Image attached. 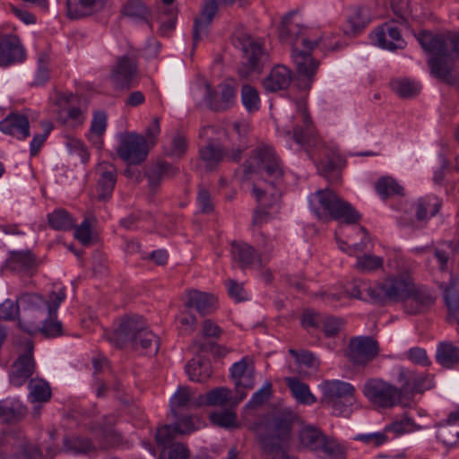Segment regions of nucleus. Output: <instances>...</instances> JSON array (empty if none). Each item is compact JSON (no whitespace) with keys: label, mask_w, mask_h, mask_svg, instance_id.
Segmentation results:
<instances>
[{"label":"nucleus","mask_w":459,"mask_h":459,"mask_svg":"<svg viewBox=\"0 0 459 459\" xmlns=\"http://www.w3.org/2000/svg\"><path fill=\"white\" fill-rule=\"evenodd\" d=\"M300 419L290 410H281L268 414L257 425V438L263 452L271 459H276L287 449L291 438L295 424Z\"/></svg>","instance_id":"obj_1"},{"label":"nucleus","mask_w":459,"mask_h":459,"mask_svg":"<svg viewBox=\"0 0 459 459\" xmlns=\"http://www.w3.org/2000/svg\"><path fill=\"white\" fill-rule=\"evenodd\" d=\"M109 340L118 348L130 344L134 350H145L151 354H156L160 345L159 337L146 327L142 316L122 319Z\"/></svg>","instance_id":"obj_2"},{"label":"nucleus","mask_w":459,"mask_h":459,"mask_svg":"<svg viewBox=\"0 0 459 459\" xmlns=\"http://www.w3.org/2000/svg\"><path fill=\"white\" fill-rule=\"evenodd\" d=\"M17 303L21 305L19 327L30 335L38 333L41 323L50 316L46 299L37 293L26 292L17 297Z\"/></svg>","instance_id":"obj_3"},{"label":"nucleus","mask_w":459,"mask_h":459,"mask_svg":"<svg viewBox=\"0 0 459 459\" xmlns=\"http://www.w3.org/2000/svg\"><path fill=\"white\" fill-rule=\"evenodd\" d=\"M234 45L242 51V65L238 68L241 78L260 73L268 56L261 44L247 33L240 32L234 38Z\"/></svg>","instance_id":"obj_4"},{"label":"nucleus","mask_w":459,"mask_h":459,"mask_svg":"<svg viewBox=\"0 0 459 459\" xmlns=\"http://www.w3.org/2000/svg\"><path fill=\"white\" fill-rule=\"evenodd\" d=\"M315 196L323 211L333 220L346 224H354L361 218L359 212L329 188L316 191Z\"/></svg>","instance_id":"obj_5"},{"label":"nucleus","mask_w":459,"mask_h":459,"mask_svg":"<svg viewBox=\"0 0 459 459\" xmlns=\"http://www.w3.org/2000/svg\"><path fill=\"white\" fill-rule=\"evenodd\" d=\"M243 168L246 175L264 172L269 180H278L283 174L280 160L273 150L265 145L258 146L252 151L251 156L244 162Z\"/></svg>","instance_id":"obj_6"},{"label":"nucleus","mask_w":459,"mask_h":459,"mask_svg":"<svg viewBox=\"0 0 459 459\" xmlns=\"http://www.w3.org/2000/svg\"><path fill=\"white\" fill-rule=\"evenodd\" d=\"M364 395L375 406L389 409L397 404L406 406L409 402H403V394L402 388H397L387 382L381 379H369L363 387Z\"/></svg>","instance_id":"obj_7"},{"label":"nucleus","mask_w":459,"mask_h":459,"mask_svg":"<svg viewBox=\"0 0 459 459\" xmlns=\"http://www.w3.org/2000/svg\"><path fill=\"white\" fill-rule=\"evenodd\" d=\"M417 39L422 48L429 53L459 58L458 32L449 31L446 34L434 35L422 30Z\"/></svg>","instance_id":"obj_8"},{"label":"nucleus","mask_w":459,"mask_h":459,"mask_svg":"<svg viewBox=\"0 0 459 459\" xmlns=\"http://www.w3.org/2000/svg\"><path fill=\"white\" fill-rule=\"evenodd\" d=\"M379 354L377 342L370 336L352 337L344 351V356L355 367H366Z\"/></svg>","instance_id":"obj_9"},{"label":"nucleus","mask_w":459,"mask_h":459,"mask_svg":"<svg viewBox=\"0 0 459 459\" xmlns=\"http://www.w3.org/2000/svg\"><path fill=\"white\" fill-rule=\"evenodd\" d=\"M230 373L237 393L234 403L238 404L247 397V391L255 386V368L252 359L249 357L242 358L231 366Z\"/></svg>","instance_id":"obj_10"},{"label":"nucleus","mask_w":459,"mask_h":459,"mask_svg":"<svg viewBox=\"0 0 459 459\" xmlns=\"http://www.w3.org/2000/svg\"><path fill=\"white\" fill-rule=\"evenodd\" d=\"M117 152L128 165H139L146 160L149 152L147 140L143 135L128 134L121 137Z\"/></svg>","instance_id":"obj_11"},{"label":"nucleus","mask_w":459,"mask_h":459,"mask_svg":"<svg viewBox=\"0 0 459 459\" xmlns=\"http://www.w3.org/2000/svg\"><path fill=\"white\" fill-rule=\"evenodd\" d=\"M413 285L409 276L388 277L378 284L379 303L403 302Z\"/></svg>","instance_id":"obj_12"},{"label":"nucleus","mask_w":459,"mask_h":459,"mask_svg":"<svg viewBox=\"0 0 459 459\" xmlns=\"http://www.w3.org/2000/svg\"><path fill=\"white\" fill-rule=\"evenodd\" d=\"M435 297L428 289L413 285L403 302V307L408 315L423 314L435 303Z\"/></svg>","instance_id":"obj_13"},{"label":"nucleus","mask_w":459,"mask_h":459,"mask_svg":"<svg viewBox=\"0 0 459 459\" xmlns=\"http://www.w3.org/2000/svg\"><path fill=\"white\" fill-rule=\"evenodd\" d=\"M301 45L305 49L301 50L299 48H294L292 50V58L296 64L298 73L308 79H311L319 65V62L314 59L311 56V50L317 46V43L316 41H310L306 38H302Z\"/></svg>","instance_id":"obj_14"},{"label":"nucleus","mask_w":459,"mask_h":459,"mask_svg":"<svg viewBox=\"0 0 459 459\" xmlns=\"http://www.w3.org/2000/svg\"><path fill=\"white\" fill-rule=\"evenodd\" d=\"M138 73L136 61L127 56L117 58L111 71V80L117 89H130Z\"/></svg>","instance_id":"obj_15"},{"label":"nucleus","mask_w":459,"mask_h":459,"mask_svg":"<svg viewBox=\"0 0 459 459\" xmlns=\"http://www.w3.org/2000/svg\"><path fill=\"white\" fill-rule=\"evenodd\" d=\"M26 51L20 39L13 34L0 37V65L8 66L25 59Z\"/></svg>","instance_id":"obj_16"},{"label":"nucleus","mask_w":459,"mask_h":459,"mask_svg":"<svg viewBox=\"0 0 459 459\" xmlns=\"http://www.w3.org/2000/svg\"><path fill=\"white\" fill-rule=\"evenodd\" d=\"M36 368L32 354V346L21 354L12 365L9 374L10 383L18 387L22 385L34 373Z\"/></svg>","instance_id":"obj_17"},{"label":"nucleus","mask_w":459,"mask_h":459,"mask_svg":"<svg viewBox=\"0 0 459 459\" xmlns=\"http://www.w3.org/2000/svg\"><path fill=\"white\" fill-rule=\"evenodd\" d=\"M96 174L99 176L97 198L99 201L106 202L112 195L117 183V169L109 162H100L96 167Z\"/></svg>","instance_id":"obj_18"},{"label":"nucleus","mask_w":459,"mask_h":459,"mask_svg":"<svg viewBox=\"0 0 459 459\" xmlns=\"http://www.w3.org/2000/svg\"><path fill=\"white\" fill-rule=\"evenodd\" d=\"M285 134L300 145L312 160H315L318 153L324 151V147H326L315 130L303 132V129L297 126L293 133L286 131Z\"/></svg>","instance_id":"obj_19"},{"label":"nucleus","mask_w":459,"mask_h":459,"mask_svg":"<svg viewBox=\"0 0 459 459\" xmlns=\"http://www.w3.org/2000/svg\"><path fill=\"white\" fill-rule=\"evenodd\" d=\"M316 165L320 175L330 181L339 179L340 155L333 149L324 147V151L316 157Z\"/></svg>","instance_id":"obj_20"},{"label":"nucleus","mask_w":459,"mask_h":459,"mask_svg":"<svg viewBox=\"0 0 459 459\" xmlns=\"http://www.w3.org/2000/svg\"><path fill=\"white\" fill-rule=\"evenodd\" d=\"M235 89L228 83L221 85L220 98L211 85L205 83L204 100L209 108L214 111H224L230 108L235 101Z\"/></svg>","instance_id":"obj_21"},{"label":"nucleus","mask_w":459,"mask_h":459,"mask_svg":"<svg viewBox=\"0 0 459 459\" xmlns=\"http://www.w3.org/2000/svg\"><path fill=\"white\" fill-rule=\"evenodd\" d=\"M113 422L110 420L108 425L100 423L94 424L91 427V432L94 436L98 451H104L116 447L122 443L121 435L111 428Z\"/></svg>","instance_id":"obj_22"},{"label":"nucleus","mask_w":459,"mask_h":459,"mask_svg":"<svg viewBox=\"0 0 459 459\" xmlns=\"http://www.w3.org/2000/svg\"><path fill=\"white\" fill-rule=\"evenodd\" d=\"M106 0H66V14L71 20H78L101 11Z\"/></svg>","instance_id":"obj_23"},{"label":"nucleus","mask_w":459,"mask_h":459,"mask_svg":"<svg viewBox=\"0 0 459 459\" xmlns=\"http://www.w3.org/2000/svg\"><path fill=\"white\" fill-rule=\"evenodd\" d=\"M276 180H264L253 184V194L261 209L276 204L281 198V191L275 186Z\"/></svg>","instance_id":"obj_24"},{"label":"nucleus","mask_w":459,"mask_h":459,"mask_svg":"<svg viewBox=\"0 0 459 459\" xmlns=\"http://www.w3.org/2000/svg\"><path fill=\"white\" fill-rule=\"evenodd\" d=\"M323 390L322 403L328 404L344 399L346 402L351 394H354V387L346 382L340 380L325 381L321 385Z\"/></svg>","instance_id":"obj_25"},{"label":"nucleus","mask_w":459,"mask_h":459,"mask_svg":"<svg viewBox=\"0 0 459 459\" xmlns=\"http://www.w3.org/2000/svg\"><path fill=\"white\" fill-rule=\"evenodd\" d=\"M0 130L6 134L23 140L30 135V122L24 115L11 113L0 122Z\"/></svg>","instance_id":"obj_26"},{"label":"nucleus","mask_w":459,"mask_h":459,"mask_svg":"<svg viewBox=\"0 0 459 459\" xmlns=\"http://www.w3.org/2000/svg\"><path fill=\"white\" fill-rule=\"evenodd\" d=\"M231 255L233 260L241 268H251L256 264H261L260 255L246 242L233 241L231 243Z\"/></svg>","instance_id":"obj_27"},{"label":"nucleus","mask_w":459,"mask_h":459,"mask_svg":"<svg viewBox=\"0 0 459 459\" xmlns=\"http://www.w3.org/2000/svg\"><path fill=\"white\" fill-rule=\"evenodd\" d=\"M186 307H195L201 316L212 313L215 309L217 299L214 295L202 292L197 290H190L186 292Z\"/></svg>","instance_id":"obj_28"},{"label":"nucleus","mask_w":459,"mask_h":459,"mask_svg":"<svg viewBox=\"0 0 459 459\" xmlns=\"http://www.w3.org/2000/svg\"><path fill=\"white\" fill-rule=\"evenodd\" d=\"M217 11V0H209L204 4L200 15L195 19L193 32L194 48L201 39V33H206L207 28L212 22V19L215 16Z\"/></svg>","instance_id":"obj_29"},{"label":"nucleus","mask_w":459,"mask_h":459,"mask_svg":"<svg viewBox=\"0 0 459 459\" xmlns=\"http://www.w3.org/2000/svg\"><path fill=\"white\" fill-rule=\"evenodd\" d=\"M293 13L286 14L279 28V39L282 43H288L294 48H299V39L302 35L303 27L299 22L293 21Z\"/></svg>","instance_id":"obj_30"},{"label":"nucleus","mask_w":459,"mask_h":459,"mask_svg":"<svg viewBox=\"0 0 459 459\" xmlns=\"http://www.w3.org/2000/svg\"><path fill=\"white\" fill-rule=\"evenodd\" d=\"M291 82V72L284 65H275L264 79L263 85L267 91L275 92L286 89Z\"/></svg>","instance_id":"obj_31"},{"label":"nucleus","mask_w":459,"mask_h":459,"mask_svg":"<svg viewBox=\"0 0 459 459\" xmlns=\"http://www.w3.org/2000/svg\"><path fill=\"white\" fill-rule=\"evenodd\" d=\"M63 450L75 455H89L98 452L96 442L82 436H65L63 438Z\"/></svg>","instance_id":"obj_32"},{"label":"nucleus","mask_w":459,"mask_h":459,"mask_svg":"<svg viewBox=\"0 0 459 459\" xmlns=\"http://www.w3.org/2000/svg\"><path fill=\"white\" fill-rule=\"evenodd\" d=\"M236 396L231 395V390L227 387H216L209 391L205 396L200 395L196 406H236L234 403Z\"/></svg>","instance_id":"obj_33"},{"label":"nucleus","mask_w":459,"mask_h":459,"mask_svg":"<svg viewBox=\"0 0 459 459\" xmlns=\"http://www.w3.org/2000/svg\"><path fill=\"white\" fill-rule=\"evenodd\" d=\"M346 292L358 299L379 303L378 285L372 286L364 280H354L346 287Z\"/></svg>","instance_id":"obj_34"},{"label":"nucleus","mask_w":459,"mask_h":459,"mask_svg":"<svg viewBox=\"0 0 459 459\" xmlns=\"http://www.w3.org/2000/svg\"><path fill=\"white\" fill-rule=\"evenodd\" d=\"M377 44L384 48L394 50L402 48L403 41L398 28L385 23L376 32Z\"/></svg>","instance_id":"obj_35"},{"label":"nucleus","mask_w":459,"mask_h":459,"mask_svg":"<svg viewBox=\"0 0 459 459\" xmlns=\"http://www.w3.org/2000/svg\"><path fill=\"white\" fill-rule=\"evenodd\" d=\"M300 429L299 430V444L311 451H316L319 447L320 442H322L325 434L322 430L315 425L304 424L300 420Z\"/></svg>","instance_id":"obj_36"},{"label":"nucleus","mask_w":459,"mask_h":459,"mask_svg":"<svg viewBox=\"0 0 459 459\" xmlns=\"http://www.w3.org/2000/svg\"><path fill=\"white\" fill-rule=\"evenodd\" d=\"M400 380L403 382L401 388L403 394L422 393L429 388V378L422 375H418L412 371L400 372Z\"/></svg>","instance_id":"obj_37"},{"label":"nucleus","mask_w":459,"mask_h":459,"mask_svg":"<svg viewBox=\"0 0 459 459\" xmlns=\"http://www.w3.org/2000/svg\"><path fill=\"white\" fill-rule=\"evenodd\" d=\"M197 402L198 399L194 400V394L189 387L185 385L179 386L170 399V411L174 418H178L179 410L188 409L192 406L197 407Z\"/></svg>","instance_id":"obj_38"},{"label":"nucleus","mask_w":459,"mask_h":459,"mask_svg":"<svg viewBox=\"0 0 459 459\" xmlns=\"http://www.w3.org/2000/svg\"><path fill=\"white\" fill-rule=\"evenodd\" d=\"M178 173V169L173 167L168 162H158L146 172L149 186L154 190L160 186L162 178H172Z\"/></svg>","instance_id":"obj_39"},{"label":"nucleus","mask_w":459,"mask_h":459,"mask_svg":"<svg viewBox=\"0 0 459 459\" xmlns=\"http://www.w3.org/2000/svg\"><path fill=\"white\" fill-rule=\"evenodd\" d=\"M429 65L431 74H434V76L447 83L452 82V57L434 55V56L429 60Z\"/></svg>","instance_id":"obj_40"},{"label":"nucleus","mask_w":459,"mask_h":459,"mask_svg":"<svg viewBox=\"0 0 459 459\" xmlns=\"http://www.w3.org/2000/svg\"><path fill=\"white\" fill-rule=\"evenodd\" d=\"M436 358L444 368H455L459 364V348L448 342H441L437 347Z\"/></svg>","instance_id":"obj_41"},{"label":"nucleus","mask_w":459,"mask_h":459,"mask_svg":"<svg viewBox=\"0 0 459 459\" xmlns=\"http://www.w3.org/2000/svg\"><path fill=\"white\" fill-rule=\"evenodd\" d=\"M287 386L290 388L293 397L300 403L312 404L316 399L309 390V386L301 382L298 377H285Z\"/></svg>","instance_id":"obj_42"},{"label":"nucleus","mask_w":459,"mask_h":459,"mask_svg":"<svg viewBox=\"0 0 459 459\" xmlns=\"http://www.w3.org/2000/svg\"><path fill=\"white\" fill-rule=\"evenodd\" d=\"M186 373L192 381L203 383L212 375L211 363L204 359H193L186 365Z\"/></svg>","instance_id":"obj_43"},{"label":"nucleus","mask_w":459,"mask_h":459,"mask_svg":"<svg viewBox=\"0 0 459 459\" xmlns=\"http://www.w3.org/2000/svg\"><path fill=\"white\" fill-rule=\"evenodd\" d=\"M48 225L56 230L69 231L75 227L76 220L64 209H56L48 215Z\"/></svg>","instance_id":"obj_44"},{"label":"nucleus","mask_w":459,"mask_h":459,"mask_svg":"<svg viewBox=\"0 0 459 459\" xmlns=\"http://www.w3.org/2000/svg\"><path fill=\"white\" fill-rule=\"evenodd\" d=\"M7 265L13 271H29L35 266V257L30 251H13Z\"/></svg>","instance_id":"obj_45"},{"label":"nucleus","mask_w":459,"mask_h":459,"mask_svg":"<svg viewBox=\"0 0 459 459\" xmlns=\"http://www.w3.org/2000/svg\"><path fill=\"white\" fill-rule=\"evenodd\" d=\"M24 411V407L18 402L0 401V421L17 422L23 417Z\"/></svg>","instance_id":"obj_46"},{"label":"nucleus","mask_w":459,"mask_h":459,"mask_svg":"<svg viewBox=\"0 0 459 459\" xmlns=\"http://www.w3.org/2000/svg\"><path fill=\"white\" fill-rule=\"evenodd\" d=\"M440 209V203L436 198H421L415 204L416 218L420 221L435 216Z\"/></svg>","instance_id":"obj_47"},{"label":"nucleus","mask_w":459,"mask_h":459,"mask_svg":"<svg viewBox=\"0 0 459 459\" xmlns=\"http://www.w3.org/2000/svg\"><path fill=\"white\" fill-rule=\"evenodd\" d=\"M209 420L214 426L224 429H234L238 426L237 413L232 408L212 411Z\"/></svg>","instance_id":"obj_48"},{"label":"nucleus","mask_w":459,"mask_h":459,"mask_svg":"<svg viewBox=\"0 0 459 459\" xmlns=\"http://www.w3.org/2000/svg\"><path fill=\"white\" fill-rule=\"evenodd\" d=\"M316 452L322 453L330 459H343L345 457L343 446L336 439L326 435L323 437Z\"/></svg>","instance_id":"obj_49"},{"label":"nucleus","mask_w":459,"mask_h":459,"mask_svg":"<svg viewBox=\"0 0 459 459\" xmlns=\"http://www.w3.org/2000/svg\"><path fill=\"white\" fill-rule=\"evenodd\" d=\"M30 398L32 402L45 403L51 398V389L48 382L41 378H32L29 383Z\"/></svg>","instance_id":"obj_50"},{"label":"nucleus","mask_w":459,"mask_h":459,"mask_svg":"<svg viewBox=\"0 0 459 459\" xmlns=\"http://www.w3.org/2000/svg\"><path fill=\"white\" fill-rule=\"evenodd\" d=\"M199 155L206 169L212 170L223 159L225 152L220 146L209 143L200 149Z\"/></svg>","instance_id":"obj_51"},{"label":"nucleus","mask_w":459,"mask_h":459,"mask_svg":"<svg viewBox=\"0 0 459 459\" xmlns=\"http://www.w3.org/2000/svg\"><path fill=\"white\" fill-rule=\"evenodd\" d=\"M369 22L368 12L361 7H358L355 13L349 17L344 32L349 35H355L361 31Z\"/></svg>","instance_id":"obj_52"},{"label":"nucleus","mask_w":459,"mask_h":459,"mask_svg":"<svg viewBox=\"0 0 459 459\" xmlns=\"http://www.w3.org/2000/svg\"><path fill=\"white\" fill-rule=\"evenodd\" d=\"M107 127V115L103 111H96L93 115V118L91 125V136L90 140L102 146L103 143L101 140V136L104 134Z\"/></svg>","instance_id":"obj_53"},{"label":"nucleus","mask_w":459,"mask_h":459,"mask_svg":"<svg viewBox=\"0 0 459 459\" xmlns=\"http://www.w3.org/2000/svg\"><path fill=\"white\" fill-rule=\"evenodd\" d=\"M376 191L382 198H387L394 195H403V188L391 177L379 178L375 185Z\"/></svg>","instance_id":"obj_54"},{"label":"nucleus","mask_w":459,"mask_h":459,"mask_svg":"<svg viewBox=\"0 0 459 459\" xmlns=\"http://www.w3.org/2000/svg\"><path fill=\"white\" fill-rule=\"evenodd\" d=\"M445 301L448 309V319L459 324V293L453 283L445 290Z\"/></svg>","instance_id":"obj_55"},{"label":"nucleus","mask_w":459,"mask_h":459,"mask_svg":"<svg viewBox=\"0 0 459 459\" xmlns=\"http://www.w3.org/2000/svg\"><path fill=\"white\" fill-rule=\"evenodd\" d=\"M420 429L412 419L408 417L407 414L403 416V418L399 420H394L389 425H387L385 429V432H393L395 437L415 431Z\"/></svg>","instance_id":"obj_56"},{"label":"nucleus","mask_w":459,"mask_h":459,"mask_svg":"<svg viewBox=\"0 0 459 459\" xmlns=\"http://www.w3.org/2000/svg\"><path fill=\"white\" fill-rule=\"evenodd\" d=\"M437 437L447 446H455L459 443V427L447 421L437 430Z\"/></svg>","instance_id":"obj_57"},{"label":"nucleus","mask_w":459,"mask_h":459,"mask_svg":"<svg viewBox=\"0 0 459 459\" xmlns=\"http://www.w3.org/2000/svg\"><path fill=\"white\" fill-rule=\"evenodd\" d=\"M241 100L248 112L257 111L260 108V97L257 90L248 84L241 89Z\"/></svg>","instance_id":"obj_58"},{"label":"nucleus","mask_w":459,"mask_h":459,"mask_svg":"<svg viewBox=\"0 0 459 459\" xmlns=\"http://www.w3.org/2000/svg\"><path fill=\"white\" fill-rule=\"evenodd\" d=\"M122 13L125 16L138 18L146 21L150 12L143 0H128L124 5Z\"/></svg>","instance_id":"obj_59"},{"label":"nucleus","mask_w":459,"mask_h":459,"mask_svg":"<svg viewBox=\"0 0 459 459\" xmlns=\"http://www.w3.org/2000/svg\"><path fill=\"white\" fill-rule=\"evenodd\" d=\"M160 459H189L190 451L187 446L180 442L172 443L165 446L160 454Z\"/></svg>","instance_id":"obj_60"},{"label":"nucleus","mask_w":459,"mask_h":459,"mask_svg":"<svg viewBox=\"0 0 459 459\" xmlns=\"http://www.w3.org/2000/svg\"><path fill=\"white\" fill-rule=\"evenodd\" d=\"M174 424L180 435H189L199 429L204 422L197 416L186 415L178 419Z\"/></svg>","instance_id":"obj_61"},{"label":"nucleus","mask_w":459,"mask_h":459,"mask_svg":"<svg viewBox=\"0 0 459 459\" xmlns=\"http://www.w3.org/2000/svg\"><path fill=\"white\" fill-rule=\"evenodd\" d=\"M393 91L402 98H412L419 93V87L409 80H394L391 82Z\"/></svg>","instance_id":"obj_62"},{"label":"nucleus","mask_w":459,"mask_h":459,"mask_svg":"<svg viewBox=\"0 0 459 459\" xmlns=\"http://www.w3.org/2000/svg\"><path fill=\"white\" fill-rule=\"evenodd\" d=\"M178 435L180 434L175 424H168L157 429L155 439L159 446L165 447L171 445Z\"/></svg>","instance_id":"obj_63"},{"label":"nucleus","mask_w":459,"mask_h":459,"mask_svg":"<svg viewBox=\"0 0 459 459\" xmlns=\"http://www.w3.org/2000/svg\"><path fill=\"white\" fill-rule=\"evenodd\" d=\"M273 385L267 382L262 388L256 391L246 404V409L255 410L262 406L272 396Z\"/></svg>","instance_id":"obj_64"}]
</instances>
